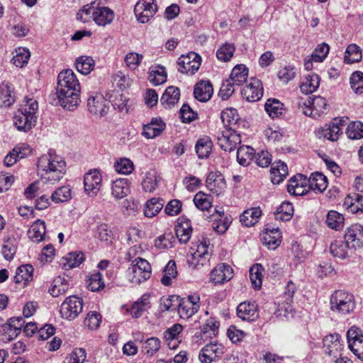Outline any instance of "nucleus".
<instances>
[{
  "instance_id": "62",
  "label": "nucleus",
  "mask_w": 363,
  "mask_h": 363,
  "mask_svg": "<svg viewBox=\"0 0 363 363\" xmlns=\"http://www.w3.org/2000/svg\"><path fill=\"white\" fill-rule=\"evenodd\" d=\"M114 168L119 174H130L134 170V164L130 159L121 158L115 162Z\"/></svg>"
},
{
  "instance_id": "60",
  "label": "nucleus",
  "mask_w": 363,
  "mask_h": 363,
  "mask_svg": "<svg viewBox=\"0 0 363 363\" xmlns=\"http://www.w3.org/2000/svg\"><path fill=\"white\" fill-rule=\"evenodd\" d=\"M219 321L215 318H210L201 328V333L206 335V337H212L216 336L219 328Z\"/></svg>"
},
{
  "instance_id": "9",
  "label": "nucleus",
  "mask_w": 363,
  "mask_h": 363,
  "mask_svg": "<svg viewBox=\"0 0 363 363\" xmlns=\"http://www.w3.org/2000/svg\"><path fill=\"white\" fill-rule=\"evenodd\" d=\"M201 64V57L194 52H190L178 59V71L183 74L193 75L199 70Z\"/></svg>"
},
{
  "instance_id": "10",
  "label": "nucleus",
  "mask_w": 363,
  "mask_h": 363,
  "mask_svg": "<svg viewBox=\"0 0 363 363\" xmlns=\"http://www.w3.org/2000/svg\"><path fill=\"white\" fill-rule=\"evenodd\" d=\"M199 308L200 296L196 294L182 298L177 306L178 313L184 319L191 318L199 311Z\"/></svg>"
},
{
  "instance_id": "25",
  "label": "nucleus",
  "mask_w": 363,
  "mask_h": 363,
  "mask_svg": "<svg viewBox=\"0 0 363 363\" xmlns=\"http://www.w3.org/2000/svg\"><path fill=\"white\" fill-rule=\"evenodd\" d=\"M281 238V233L279 228H267L262 235V242L269 249L275 250L279 246Z\"/></svg>"
},
{
  "instance_id": "28",
  "label": "nucleus",
  "mask_w": 363,
  "mask_h": 363,
  "mask_svg": "<svg viewBox=\"0 0 363 363\" xmlns=\"http://www.w3.org/2000/svg\"><path fill=\"white\" fill-rule=\"evenodd\" d=\"M352 248L346 240H335L330 244V253L335 257L344 259L352 252Z\"/></svg>"
},
{
  "instance_id": "61",
  "label": "nucleus",
  "mask_w": 363,
  "mask_h": 363,
  "mask_svg": "<svg viewBox=\"0 0 363 363\" xmlns=\"http://www.w3.org/2000/svg\"><path fill=\"white\" fill-rule=\"evenodd\" d=\"M337 123H333L325 125L321 129L322 135L331 141H336L339 135L342 134L341 128L337 125Z\"/></svg>"
},
{
  "instance_id": "49",
  "label": "nucleus",
  "mask_w": 363,
  "mask_h": 363,
  "mask_svg": "<svg viewBox=\"0 0 363 363\" xmlns=\"http://www.w3.org/2000/svg\"><path fill=\"white\" fill-rule=\"evenodd\" d=\"M38 110V103L37 100L33 98H25L20 106L18 112L26 114L33 118H37V112Z\"/></svg>"
},
{
  "instance_id": "54",
  "label": "nucleus",
  "mask_w": 363,
  "mask_h": 363,
  "mask_svg": "<svg viewBox=\"0 0 363 363\" xmlns=\"http://www.w3.org/2000/svg\"><path fill=\"white\" fill-rule=\"evenodd\" d=\"M163 276L161 279V283L164 286L172 284L173 279L176 278L177 274L176 263L174 260H169L163 271Z\"/></svg>"
},
{
  "instance_id": "33",
  "label": "nucleus",
  "mask_w": 363,
  "mask_h": 363,
  "mask_svg": "<svg viewBox=\"0 0 363 363\" xmlns=\"http://www.w3.org/2000/svg\"><path fill=\"white\" fill-rule=\"evenodd\" d=\"M45 230V222L38 219L32 224L28 230V235L33 242L38 243L44 240Z\"/></svg>"
},
{
  "instance_id": "19",
  "label": "nucleus",
  "mask_w": 363,
  "mask_h": 363,
  "mask_svg": "<svg viewBox=\"0 0 363 363\" xmlns=\"http://www.w3.org/2000/svg\"><path fill=\"white\" fill-rule=\"evenodd\" d=\"M345 240L355 250L363 246V226L359 224H354L348 228L345 234Z\"/></svg>"
},
{
  "instance_id": "32",
  "label": "nucleus",
  "mask_w": 363,
  "mask_h": 363,
  "mask_svg": "<svg viewBox=\"0 0 363 363\" xmlns=\"http://www.w3.org/2000/svg\"><path fill=\"white\" fill-rule=\"evenodd\" d=\"M320 85V77L316 74H308L305 76L300 85V89L302 93L307 96L317 90Z\"/></svg>"
},
{
  "instance_id": "56",
  "label": "nucleus",
  "mask_w": 363,
  "mask_h": 363,
  "mask_svg": "<svg viewBox=\"0 0 363 363\" xmlns=\"http://www.w3.org/2000/svg\"><path fill=\"white\" fill-rule=\"evenodd\" d=\"M235 48L233 43H224L216 51V57L222 62H229L233 57Z\"/></svg>"
},
{
  "instance_id": "27",
  "label": "nucleus",
  "mask_w": 363,
  "mask_h": 363,
  "mask_svg": "<svg viewBox=\"0 0 363 363\" xmlns=\"http://www.w3.org/2000/svg\"><path fill=\"white\" fill-rule=\"evenodd\" d=\"M308 180L309 190L315 194L323 193L328 187L327 177L320 172L312 173Z\"/></svg>"
},
{
  "instance_id": "58",
  "label": "nucleus",
  "mask_w": 363,
  "mask_h": 363,
  "mask_svg": "<svg viewBox=\"0 0 363 363\" xmlns=\"http://www.w3.org/2000/svg\"><path fill=\"white\" fill-rule=\"evenodd\" d=\"M161 342L159 338L152 337L146 340L142 346V352L150 356H153L160 348Z\"/></svg>"
},
{
  "instance_id": "23",
  "label": "nucleus",
  "mask_w": 363,
  "mask_h": 363,
  "mask_svg": "<svg viewBox=\"0 0 363 363\" xmlns=\"http://www.w3.org/2000/svg\"><path fill=\"white\" fill-rule=\"evenodd\" d=\"M192 233V227L190 220L184 217L179 218L175 227V234L181 243L189 242Z\"/></svg>"
},
{
  "instance_id": "55",
  "label": "nucleus",
  "mask_w": 363,
  "mask_h": 363,
  "mask_svg": "<svg viewBox=\"0 0 363 363\" xmlns=\"http://www.w3.org/2000/svg\"><path fill=\"white\" fill-rule=\"evenodd\" d=\"M294 214V207L291 203L283 202L277 208L275 213L277 220L283 221L289 220Z\"/></svg>"
},
{
  "instance_id": "47",
  "label": "nucleus",
  "mask_w": 363,
  "mask_h": 363,
  "mask_svg": "<svg viewBox=\"0 0 363 363\" xmlns=\"http://www.w3.org/2000/svg\"><path fill=\"white\" fill-rule=\"evenodd\" d=\"M33 267L30 264L21 265L17 268L14 281L16 283L23 282L24 285L33 279Z\"/></svg>"
},
{
  "instance_id": "4",
  "label": "nucleus",
  "mask_w": 363,
  "mask_h": 363,
  "mask_svg": "<svg viewBox=\"0 0 363 363\" xmlns=\"http://www.w3.org/2000/svg\"><path fill=\"white\" fill-rule=\"evenodd\" d=\"M356 306L354 296L344 290H336L330 296V308L336 313L347 315L352 313Z\"/></svg>"
},
{
  "instance_id": "30",
  "label": "nucleus",
  "mask_w": 363,
  "mask_h": 363,
  "mask_svg": "<svg viewBox=\"0 0 363 363\" xmlns=\"http://www.w3.org/2000/svg\"><path fill=\"white\" fill-rule=\"evenodd\" d=\"M296 291V285L291 281H288L283 294L282 298L284 301L281 303H279L280 309H284L286 313H289L293 311V306L291 303L293 302L294 296Z\"/></svg>"
},
{
  "instance_id": "13",
  "label": "nucleus",
  "mask_w": 363,
  "mask_h": 363,
  "mask_svg": "<svg viewBox=\"0 0 363 363\" xmlns=\"http://www.w3.org/2000/svg\"><path fill=\"white\" fill-rule=\"evenodd\" d=\"M105 0H98L95 11H94L93 21L99 26H106L111 24L114 18L115 13L113 10L105 6Z\"/></svg>"
},
{
  "instance_id": "35",
  "label": "nucleus",
  "mask_w": 363,
  "mask_h": 363,
  "mask_svg": "<svg viewBox=\"0 0 363 363\" xmlns=\"http://www.w3.org/2000/svg\"><path fill=\"white\" fill-rule=\"evenodd\" d=\"M150 307V295L143 294L138 301L133 303L128 311L133 318L140 317Z\"/></svg>"
},
{
  "instance_id": "36",
  "label": "nucleus",
  "mask_w": 363,
  "mask_h": 363,
  "mask_svg": "<svg viewBox=\"0 0 363 363\" xmlns=\"http://www.w3.org/2000/svg\"><path fill=\"white\" fill-rule=\"evenodd\" d=\"M84 260V254L81 252L68 253L60 260V266L65 270L78 267Z\"/></svg>"
},
{
  "instance_id": "59",
  "label": "nucleus",
  "mask_w": 363,
  "mask_h": 363,
  "mask_svg": "<svg viewBox=\"0 0 363 363\" xmlns=\"http://www.w3.org/2000/svg\"><path fill=\"white\" fill-rule=\"evenodd\" d=\"M174 238L172 233H165L155 240V247L160 250L173 247Z\"/></svg>"
},
{
  "instance_id": "11",
  "label": "nucleus",
  "mask_w": 363,
  "mask_h": 363,
  "mask_svg": "<svg viewBox=\"0 0 363 363\" xmlns=\"http://www.w3.org/2000/svg\"><path fill=\"white\" fill-rule=\"evenodd\" d=\"M349 348L363 361V331L357 326H352L347 332Z\"/></svg>"
},
{
  "instance_id": "50",
  "label": "nucleus",
  "mask_w": 363,
  "mask_h": 363,
  "mask_svg": "<svg viewBox=\"0 0 363 363\" xmlns=\"http://www.w3.org/2000/svg\"><path fill=\"white\" fill-rule=\"evenodd\" d=\"M362 50L356 44L349 45L345 50L344 62L347 64L358 62L362 60Z\"/></svg>"
},
{
  "instance_id": "53",
  "label": "nucleus",
  "mask_w": 363,
  "mask_h": 363,
  "mask_svg": "<svg viewBox=\"0 0 363 363\" xmlns=\"http://www.w3.org/2000/svg\"><path fill=\"white\" fill-rule=\"evenodd\" d=\"M264 108L271 118H277L282 114L283 104L278 99H269L265 103Z\"/></svg>"
},
{
  "instance_id": "18",
  "label": "nucleus",
  "mask_w": 363,
  "mask_h": 363,
  "mask_svg": "<svg viewBox=\"0 0 363 363\" xmlns=\"http://www.w3.org/2000/svg\"><path fill=\"white\" fill-rule=\"evenodd\" d=\"M243 99L247 101L255 102L259 101L263 95L262 82L257 78L251 79L241 91Z\"/></svg>"
},
{
  "instance_id": "26",
  "label": "nucleus",
  "mask_w": 363,
  "mask_h": 363,
  "mask_svg": "<svg viewBox=\"0 0 363 363\" xmlns=\"http://www.w3.org/2000/svg\"><path fill=\"white\" fill-rule=\"evenodd\" d=\"M213 94V86L209 81H200L194 86V97L199 101L206 102L208 101Z\"/></svg>"
},
{
  "instance_id": "31",
  "label": "nucleus",
  "mask_w": 363,
  "mask_h": 363,
  "mask_svg": "<svg viewBox=\"0 0 363 363\" xmlns=\"http://www.w3.org/2000/svg\"><path fill=\"white\" fill-rule=\"evenodd\" d=\"M179 97L180 90L179 88L169 86L162 94L160 101L165 108H171L179 101Z\"/></svg>"
},
{
  "instance_id": "16",
  "label": "nucleus",
  "mask_w": 363,
  "mask_h": 363,
  "mask_svg": "<svg viewBox=\"0 0 363 363\" xmlns=\"http://www.w3.org/2000/svg\"><path fill=\"white\" fill-rule=\"evenodd\" d=\"M102 176L99 170H90L84 174V186L85 191L90 196L96 195L101 186Z\"/></svg>"
},
{
  "instance_id": "17",
  "label": "nucleus",
  "mask_w": 363,
  "mask_h": 363,
  "mask_svg": "<svg viewBox=\"0 0 363 363\" xmlns=\"http://www.w3.org/2000/svg\"><path fill=\"white\" fill-rule=\"evenodd\" d=\"M233 277L232 267L225 263L218 264L211 271L210 280L214 284H223L229 281Z\"/></svg>"
},
{
  "instance_id": "22",
  "label": "nucleus",
  "mask_w": 363,
  "mask_h": 363,
  "mask_svg": "<svg viewBox=\"0 0 363 363\" xmlns=\"http://www.w3.org/2000/svg\"><path fill=\"white\" fill-rule=\"evenodd\" d=\"M206 187L213 194L218 196L225 188V179L219 172H211L206 178Z\"/></svg>"
},
{
  "instance_id": "7",
  "label": "nucleus",
  "mask_w": 363,
  "mask_h": 363,
  "mask_svg": "<svg viewBox=\"0 0 363 363\" xmlns=\"http://www.w3.org/2000/svg\"><path fill=\"white\" fill-rule=\"evenodd\" d=\"M218 144L225 151L231 152L241 143V137L235 128H225L218 134Z\"/></svg>"
},
{
  "instance_id": "29",
  "label": "nucleus",
  "mask_w": 363,
  "mask_h": 363,
  "mask_svg": "<svg viewBox=\"0 0 363 363\" xmlns=\"http://www.w3.org/2000/svg\"><path fill=\"white\" fill-rule=\"evenodd\" d=\"M37 118H33L23 113L18 112L13 118V123L20 131L28 132L36 124Z\"/></svg>"
},
{
  "instance_id": "57",
  "label": "nucleus",
  "mask_w": 363,
  "mask_h": 363,
  "mask_svg": "<svg viewBox=\"0 0 363 363\" xmlns=\"http://www.w3.org/2000/svg\"><path fill=\"white\" fill-rule=\"evenodd\" d=\"M263 270V267L260 264H254L250 269V279L255 289H259L261 288Z\"/></svg>"
},
{
  "instance_id": "45",
  "label": "nucleus",
  "mask_w": 363,
  "mask_h": 363,
  "mask_svg": "<svg viewBox=\"0 0 363 363\" xmlns=\"http://www.w3.org/2000/svg\"><path fill=\"white\" fill-rule=\"evenodd\" d=\"M345 218L342 214L336 211H328L325 223L328 228L335 230H340L344 227Z\"/></svg>"
},
{
  "instance_id": "43",
  "label": "nucleus",
  "mask_w": 363,
  "mask_h": 363,
  "mask_svg": "<svg viewBox=\"0 0 363 363\" xmlns=\"http://www.w3.org/2000/svg\"><path fill=\"white\" fill-rule=\"evenodd\" d=\"M148 74L149 81L155 86L162 84L167 80L165 68L161 65L151 67Z\"/></svg>"
},
{
  "instance_id": "37",
  "label": "nucleus",
  "mask_w": 363,
  "mask_h": 363,
  "mask_svg": "<svg viewBox=\"0 0 363 363\" xmlns=\"http://www.w3.org/2000/svg\"><path fill=\"white\" fill-rule=\"evenodd\" d=\"M262 215V211L259 207L251 208L245 210L240 216V223L246 226L250 227L258 222Z\"/></svg>"
},
{
  "instance_id": "52",
  "label": "nucleus",
  "mask_w": 363,
  "mask_h": 363,
  "mask_svg": "<svg viewBox=\"0 0 363 363\" xmlns=\"http://www.w3.org/2000/svg\"><path fill=\"white\" fill-rule=\"evenodd\" d=\"M98 0L91 1L84 6L77 13V19L82 21V23H87L93 20L94 11H95V7H96Z\"/></svg>"
},
{
  "instance_id": "38",
  "label": "nucleus",
  "mask_w": 363,
  "mask_h": 363,
  "mask_svg": "<svg viewBox=\"0 0 363 363\" xmlns=\"http://www.w3.org/2000/svg\"><path fill=\"white\" fill-rule=\"evenodd\" d=\"M69 286V277L59 276L54 279L49 292L53 297H57L65 294L67 291Z\"/></svg>"
},
{
  "instance_id": "15",
  "label": "nucleus",
  "mask_w": 363,
  "mask_h": 363,
  "mask_svg": "<svg viewBox=\"0 0 363 363\" xmlns=\"http://www.w3.org/2000/svg\"><path fill=\"white\" fill-rule=\"evenodd\" d=\"M308 182L306 175L298 174L290 179L287 191L294 196H303L309 191Z\"/></svg>"
},
{
  "instance_id": "5",
  "label": "nucleus",
  "mask_w": 363,
  "mask_h": 363,
  "mask_svg": "<svg viewBox=\"0 0 363 363\" xmlns=\"http://www.w3.org/2000/svg\"><path fill=\"white\" fill-rule=\"evenodd\" d=\"M128 277L133 284H139L147 280L152 274L150 263L145 259L137 257L132 262L131 267L128 269Z\"/></svg>"
},
{
  "instance_id": "39",
  "label": "nucleus",
  "mask_w": 363,
  "mask_h": 363,
  "mask_svg": "<svg viewBox=\"0 0 363 363\" xmlns=\"http://www.w3.org/2000/svg\"><path fill=\"white\" fill-rule=\"evenodd\" d=\"M0 99L2 105L9 107L15 101L14 89L12 84L4 82L0 84Z\"/></svg>"
},
{
  "instance_id": "8",
  "label": "nucleus",
  "mask_w": 363,
  "mask_h": 363,
  "mask_svg": "<svg viewBox=\"0 0 363 363\" xmlns=\"http://www.w3.org/2000/svg\"><path fill=\"white\" fill-rule=\"evenodd\" d=\"M82 299L76 296H70L62 303L60 312L63 318L74 320L82 313Z\"/></svg>"
},
{
  "instance_id": "24",
  "label": "nucleus",
  "mask_w": 363,
  "mask_h": 363,
  "mask_svg": "<svg viewBox=\"0 0 363 363\" xmlns=\"http://www.w3.org/2000/svg\"><path fill=\"white\" fill-rule=\"evenodd\" d=\"M165 128V123L160 118H152L150 122L143 125V135L147 139L154 138L161 134Z\"/></svg>"
},
{
  "instance_id": "42",
  "label": "nucleus",
  "mask_w": 363,
  "mask_h": 363,
  "mask_svg": "<svg viewBox=\"0 0 363 363\" xmlns=\"http://www.w3.org/2000/svg\"><path fill=\"white\" fill-rule=\"evenodd\" d=\"M248 76V68L242 64L237 65L233 69L230 81L236 86H240L245 82Z\"/></svg>"
},
{
  "instance_id": "20",
  "label": "nucleus",
  "mask_w": 363,
  "mask_h": 363,
  "mask_svg": "<svg viewBox=\"0 0 363 363\" xmlns=\"http://www.w3.org/2000/svg\"><path fill=\"white\" fill-rule=\"evenodd\" d=\"M323 346L325 348V352L330 356L337 357L341 356V351L343 349V344L339 334H333L324 337Z\"/></svg>"
},
{
  "instance_id": "6",
  "label": "nucleus",
  "mask_w": 363,
  "mask_h": 363,
  "mask_svg": "<svg viewBox=\"0 0 363 363\" xmlns=\"http://www.w3.org/2000/svg\"><path fill=\"white\" fill-rule=\"evenodd\" d=\"M157 11L156 0H139L134 8L135 17L141 23H148Z\"/></svg>"
},
{
  "instance_id": "40",
  "label": "nucleus",
  "mask_w": 363,
  "mask_h": 363,
  "mask_svg": "<svg viewBox=\"0 0 363 363\" xmlns=\"http://www.w3.org/2000/svg\"><path fill=\"white\" fill-rule=\"evenodd\" d=\"M348 211L352 213H357L363 211V196L359 194H354L347 196L344 201Z\"/></svg>"
},
{
  "instance_id": "14",
  "label": "nucleus",
  "mask_w": 363,
  "mask_h": 363,
  "mask_svg": "<svg viewBox=\"0 0 363 363\" xmlns=\"http://www.w3.org/2000/svg\"><path fill=\"white\" fill-rule=\"evenodd\" d=\"M87 108L91 114L101 117L108 111V102L100 94H92L87 99Z\"/></svg>"
},
{
  "instance_id": "1",
  "label": "nucleus",
  "mask_w": 363,
  "mask_h": 363,
  "mask_svg": "<svg viewBox=\"0 0 363 363\" xmlns=\"http://www.w3.org/2000/svg\"><path fill=\"white\" fill-rule=\"evenodd\" d=\"M81 86L74 72L69 69L61 72L57 77V95L62 107L74 110L80 102Z\"/></svg>"
},
{
  "instance_id": "44",
  "label": "nucleus",
  "mask_w": 363,
  "mask_h": 363,
  "mask_svg": "<svg viewBox=\"0 0 363 363\" xmlns=\"http://www.w3.org/2000/svg\"><path fill=\"white\" fill-rule=\"evenodd\" d=\"M254 157L255 150L252 147L242 145L238 149L237 160L240 165L247 167Z\"/></svg>"
},
{
  "instance_id": "34",
  "label": "nucleus",
  "mask_w": 363,
  "mask_h": 363,
  "mask_svg": "<svg viewBox=\"0 0 363 363\" xmlns=\"http://www.w3.org/2000/svg\"><path fill=\"white\" fill-rule=\"evenodd\" d=\"M112 195L117 199H121L130 193V183L128 179H118L113 182L111 185Z\"/></svg>"
},
{
  "instance_id": "12",
  "label": "nucleus",
  "mask_w": 363,
  "mask_h": 363,
  "mask_svg": "<svg viewBox=\"0 0 363 363\" xmlns=\"http://www.w3.org/2000/svg\"><path fill=\"white\" fill-rule=\"evenodd\" d=\"M225 352V347L218 342L206 345L200 351L199 358L202 363H211L220 359Z\"/></svg>"
},
{
  "instance_id": "51",
  "label": "nucleus",
  "mask_w": 363,
  "mask_h": 363,
  "mask_svg": "<svg viewBox=\"0 0 363 363\" xmlns=\"http://www.w3.org/2000/svg\"><path fill=\"white\" fill-rule=\"evenodd\" d=\"M210 241L206 238H202V240L193 242L190 247V255H196L198 257L211 254L208 250Z\"/></svg>"
},
{
  "instance_id": "46",
  "label": "nucleus",
  "mask_w": 363,
  "mask_h": 363,
  "mask_svg": "<svg viewBox=\"0 0 363 363\" xmlns=\"http://www.w3.org/2000/svg\"><path fill=\"white\" fill-rule=\"evenodd\" d=\"M220 118L225 128H235L237 129L239 121L238 111L235 108H225L221 112Z\"/></svg>"
},
{
  "instance_id": "2",
  "label": "nucleus",
  "mask_w": 363,
  "mask_h": 363,
  "mask_svg": "<svg viewBox=\"0 0 363 363\" xmlns=\"http://www.w3.org/2000/svg\"><path fill=\"white\" fill-rule=\"evenodd\" d=\"M65 167L66 163L63 159L50 151L38 159V172L43 182L54 184L62 178Z\"/></svg>"
},
{
  "instance_id": "48",
  "label": "nucleus",
  "mask_w": 363,
  "mask_h": 363,
  "mask_svg": "<svg viewBox=\"0 0 363 363\" xmlns=\"http://www.w3.org/2000/svg\"><path fill=\"white\" fill-rule=\"evenodd\" d=\"M77 70L82 74H89L95 67V62L89 56H80L75 61Z\"/></svg>"
},
{
  "instance_id": "21",
  "label": "nucleus",
  "mask_w": 363,
  "mask_h": 363,
  "mask_svg": "<svg viewBox=\"0 0 363 363\" xmlns=\"http://www.w3.org/2000/svg\"><path fill=\"white\" fill-rule=\"evenodd\" d=\"M238 316L247 321H254L258 318L257 305L255 302H242L237 307Z\"/></svg>"
},
{
  "instance_id": "3",
  "label": "nucleus",
  "mask_w": 363,
  "mask_h": 363,
  "mask_svg": "<svg viewBox=\"0 0 363 363\" xmlns=\"http://www.w3.org/2000/svg\"><path fill=\"white\" fill-rule=\"evenodd\" d=\"M294 105L303 114L313 118H319L327 108L326 100L320 96L313 99L308 96L298 97Z\"/></svg>"
},
{
  "instance_id": "63",
  "label": "nucleus",
  "mask_w": 363,
  "mask_h": 363,
  "mask_svg": "<svg viewBox=\"0 0 363 363\" xmlns=\"http://www.w3.org/2000/svg\"><path fill=\"white\" fill-rule=\"evenodd\" d=\"M346 134L352 140L363 138V123L360 121L350 123L347 128Z\"/></svg>"
},
{
  "instance_id": "64",
  "label": "nucleus",
  "mask_w": 363,
  "mask_h": 363,
  "mask_svg": "<svg viewBox=\"0 0 363 363\" xmlns=\"http://www.w3.org/2000/svg\"><path fill=\"white\" fill-rule=\"evenodd\" d=\"M351 88L357 94H363V72L356 71L350 78Z\"/></svg>"
},
{
  "instance_id": "41",
  "label": "nucleus",
  "mask_w": 363,
  "mask_h": 363,
  "mask_svg": "<svg viewBox=\"0 0 363 363\" xmlns=\"http://www.w3.org/2000/svg\"><path fill=\"white\" fill-rule=\"evenodd\" d=\"M164 201L160 198H152L147 200L144 207V215L147 218H153L162 209Z\"/></svg>"
}]
</instances>
